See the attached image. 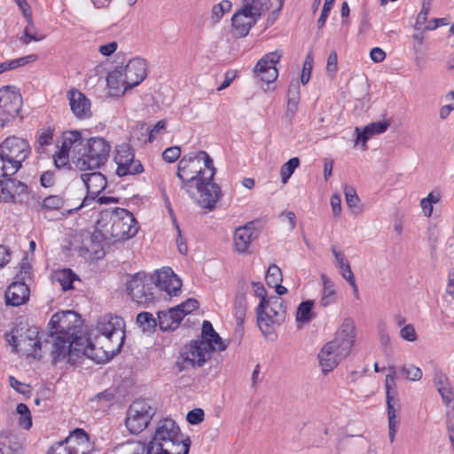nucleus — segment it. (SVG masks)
<instances>
[{
  "instance_id": "6ab92c4d",
  "label": "nucleus",
  "mask_w": 454,
  "mask_h": 454,
  "mask_svg": "<svg viewBox=\"0 0 454 454\" xmlns=\"http://www.w3.org/2000/svg\"><path fill=\"white\" fill-rule=\"evenodd\" d=\"M81 178L87 188L88 195L83 199L79 207L70 209V213L88 205L90 201L94 200L95 198L106 187V179L100 172L93 171L90 173H85L81 176Z\"/></svg>"
},
{
  "instance_id": "72a5a7b5",
  "label": "nucleus",
  "mask_w": 454,
  "mask_h": 454,
  "mask_svg": "<svg viewBox=\"0 0 454 454\" xmlns=\"http://www.w3.org/2000/svg\"><path fill=\"white\" fill-rule=\"evenodd\" d=\"M45 38V35L37 31L33 20L28 17L27 25L25 27L23 35L19 38L23 45H28L31 42H40Z\"/></svg>"
},
{
  "instance_id": "4c0bfd02",
  "label": "nucleus",
  "mask_w": 454,
  "mask_h": 454,
  "mask_svg": "<svg viewBox=\"0 0 454 454\" xmlns=\"http://www.w3.org/2000/svg\"><path fill=\"white\" fill-rule=\"evenodd\" d=\"M242 7L247 12L254 13L261 18L269 10L270 0H241Z\"/></svg>"
},
{
  "instance_id": "49530a36",
  "label": "nucleus",
  "mask_w": 454,
  "mask_h": 454,
  "mask_svg": "<svg viewBox=\"0 0 454 454\" xmlns=\"http://www.w3.org/2000/svg\"><path fill=\"white\" fill-rule=\"evenodd\" d=\"M57 281L60 284L63 290L67 291L73 288L74 276L71 270H63L57 274Z\"/></svg>"
},
{
  "instance_id": "f704fd0d",
  "label": "nucleus",
  "mask_w": 454,
  "mask_h": 454,
  "mask_svg": "<svg viewBox=\"0 0 454 454\" xmlns=\"http://www.w3.org/2000/svg\"><path fill=\"white\" fill-rule=\"evenodd\" d=\"M331 250L335 258L336 266L340 270L342 278L347 281L350 278L352 279V278H354V274L351 270L348 262L345 258L344 254L338 250L335 246H333Z\"/></svg>"
},
{
  "instance_id": "c03bdc74",
  "label": "nucleus",
  "mask_w": 454,
  "mask_h": 454,
  "mask_svg": "<svg viewBox=\"0 0 454 454\" xmlns=\"http://www.w3.org/2000/svg\"><path fill=\"white\" fill-rule=\"evenodd\" d=\"M137 323L143 328L144 332H151L156 326V320L153 314L141 312L137 317Z\"/></svg>"
},
{
  "instance_id": "5fc2aeb1",
  "label": "nucleus",
  "mask_w": 454,
  "mask_h": 454,
  "mask_svg": "<svg viewBox=\"0 0 454 454\" xmlns=\"http://www.w3.org/2000/svg\"><path fill=\"white\" fill-rule=\"evenodd\" d=\"M38 59V56L36 54H30V55H27V56H24V57H20V58H18V59H11L10 60V63H11V67L12 69H16L20 67H23V66H26L29 63H32V62H35Z\"/></svg>"
},
{
  "instance_id": "0eeeda50",
  "label": "nucleus",
  "mask_w": 454,
  "mask_h": 454,
  "mask_svg": "<svg viewBox=\"0 0 454 454\" xmlns=\"http://www.w3.org/2000/svg\"><path fill=\"white\" fill-rule=\"evenodd\" d=\"M191 440L184 436L173 419L159 422L146 450L148 454H189Z\"/></svg>"
},
{
  "instance_id": "bb28decb",
  "label": "nucleus",
  "mask_w": 454,
  "mask_h": 454,
  "mask_svg": "<svg viewBox=\"0 0 454 454\" xmlns=\"http://www.w3.org/2000/svg\"><path fill=\"white\" fill-rule=\"evenodd\" d=\"M254 231V228L252 223L235 230L233 241L234 248L238 253H245L247 250L253 239Z\"/></svg>"
},
{
  "instance_id": "7c9ffc66",
  "label": "nucleus",
  "mask_w": 454,
  "mask_h": 454,
  "mask_svg": "<svg viewBox=\"0 0 454 454\" xmlns=\"http://www.w3.org/2000/svg\"><path fill=\"white\" fill-rule=\"evenodd\" d=\"M287 106L286 116L291 121L297 109L300 102V84L297 80H293L287 90Z\"/></svg>"
},
{
  "instance_id": "6e6552de",
  "label": "nucleus",
  "mask_w": 454,
  "mask_h": 454,
  "mask_svg": "<svg viewBox=\"0 0 454 454\" xmlns=\"http://www.w3.org/2000/svg\"><path fill=\"white\" fill-rule=\"evenodd\" d=\"M257 324L262 334L268 336L276 326L280 325L286 317L284 301L278 296H270L267 301L259 302L256 308Z\"/></svg>"
},
{
  "instance_id": "603ef678",
  "label": "nucleus",
  "mask_w": 454,
  "mask_h": 454,
  "mask_svg": "<svg viewBox=\"0 0 454 454\" xmlns=\"http://www.w3.org/2000/svg\"><path fill=\"white\" fill-rule=\"evenodd\" d=\"M344 194H345L347 205L350 208L356 207V206L359 202V198L356 192V190L351 186L346 185L344 188Z\"/></svg>"
},
{
  "instance_id": "052dcab7",
  "label": "nucleus",
  "mask_w": 454,
  "mask_h": 454,
  "mask_svg": "<svg viewBox=\"0 0 454 454\" xmlns=\"http://www.w3.org/2000/svg\"><path fill=\"white\" fill-rule=\"evenodd\" d=\"M180 154H181L180 147L172 146V147L167 148L163 152L162 157L168 162H174L180 157Z\"/></svg>"
},
{
  "instance_id": "338daca9",
  "label": "nucleus",
  "mask_w": 454,
  "mask_h": 454,
  "mask_svg": "<svg viewBox=\"0 0 454 454\" xmlns=\"http://www.w3.org/2000/svg\"><path fill=\"white\" fill-rule=\"evenodd\" d=\"M331 207L334 216H339L341 212V198L339 194H333L331 197Z\"/></svg>"
},
{
  "instance_id": "c756f323",
  "label": "nucleus",
  "mask_w": 454,
  "mask_h": 454,
  "mask_svg": "<svg viewBox=\"0 0 454 454\" xmlns=\"http://www.w3.org/2000/svg\"><path fill=\"white\" fill-rule=\"evenodd\" d=\"M125 81L122 67H117L110 72L107 75L106 82L111 94L119 96L129 89V86H128Z\"/></svg>"
},
{
  "instance_id": "4be33fe9",
  "label": "nucleus",
  "mask_w": 454,
  "mask_h": 454,
  "mask_svg": "<svg viewBox=\"0 0 454 454\" xmlns=\"http://www.w3.org/2000/svg\"><path fill=\"white\" fill-rule=\"evenodd\" d=\"M124 79L129 88L140 84L147 75V66L144 59L134 58L122 67Z\"/></svg>"
},
{
  "instance_id": "cd10ccee",
  "label": "nucleus",
  "mask_w": 454,
  "mask_h": 454,
  "mask_svg": "<svg viewBox=\"0 0 454 454\" xmlns=\"http://www.w3.org/2000/svg\"><path fill=\"white\" fill-rule=\"evenodd\" d=\"M183 319V314L178 308H171L167 311L158 312L159 326L162 331L176 329Z\"/></svg>"
},
{
  "instance_id": "aec40b11",
  "label": "nucleus",
  "mask_w": 454,
  "mask_h": 454,
  "mask_svg": "<svg viewBox=\"0 0 454 454\" xmlns=\"http://www.w3.org/2000/svg\"><path fill=\"white\" fill-rule=\"evenodd\" d=\"M153 282L155 288L165 291L169 296H176L182 286L181 279L170 268L157 270Z\"/></svg>"
},
{
  "instance_id": "de8ad7c7",
  "label": "nucleus",
  "mask_w": 454,
  "mask_h": 454,
  "mask_svg": "<svg viewBox=\"0 0 454 454\" xmlns=\"http://www.w3.org/2000/svg\"><path fill=\"white\" fill-rule=\"evenodd\" d=\"M64 205V200L59 195L46 197L42 202V208L45 210H59Z\"/></svg>"
},
{
  "instance_id": "473e14b6",
  "label": "nucleus",
  "mask_w": 454,
  "mask_h": 454,
  "mask_svg": "<svg viewBox=\"0 0 454 454\" xmlns=\"http://www.w3.org/2000/svg\"><path fill=\"white\" fill-rule=\"evenodd\" d=\"M323 282L322 297L320 299V305L322 307H327L336 301V293L333 283L325 275L321 276Z\"/></svg>"
},
{
  "instance_id": "393cba45",
  "label": "nucleus",
  "mask_w": 454,
  "mask_h": 454,
  "mask_svg": "<svg viewBox=\"0 0 454 454\" xmlns=\"http://www.w3.org/2000/svg\"><path fill=\"white\" fill-rule=\"evenodd\" d=\"M29 297V288L23 282L11 284L5 292L6 303L12 306L24 304Z\"/></svg>"
},
{
  "instance_id": "4d7b16f0",
  "label": "nucleus",
  "mask_w": 454,
  "mask_h": 454,
  "mask_svg": "<svg viewBox=\"0 0 454 454\" xmlns=\"http://www.w3.org/2000/svg\"><path fill=\"white\" fill-rule=\"evenodd\" d=\"M334 2H335V0H325V1L320 17L317 20L318 28H322L325 26L327 17L333 6Z\"/></svg>"
},
{
  "instance_id": "2f4dec72",
  "label": "nucleus",
  "mask_w": 454,
  "mask_h": 454,
  "mask_svg": "<svg viewBox=\"0 0 454 454\" xmlns=\"http://www.w3.org/2000/svg\"><path fill=\"white\" fill-rule=\"evenodd\" d=\"M434 382L443 402L447 404L450 403L452 401L453 396L450 385L449 383V379L446 374L442 372H435Z\"/></svg>"
},
{
  "instance_id": "39448f33",
  "label": "nucleus",
  "mask_w": 454,
  "mask_h": 454,
  "mask_svg": "<svg viewBox=\"0 0 454 454\" xmlns=\"http://www.w3.org/2000/svg\"><path fill=\"white\" fill-rule=\"evenodd\" d=\"M355 341V322L347 317L335 333L334 339L326 342L318 352V364L325 375L333 371L350 354Z\"/></svg>"
},
{
  "instance_id": "412c9836",
  "label": "nucleus",
  "mask_w": 454,
  "mask_h": 454,
  "mask_svg": "<svg viewBox=\"0 0 454 454\" xmlns=\"http://www.w3.org/2000/svg\"><path fill=\"white\" fill-rule=\"evenodd\" d=\"M8 342L13 347L15 352L23 351L34 357H41L42 356L38 351L42 349L51 351V344H48L45 348V340L43 341H34L27 339L23 334L17 335L12 333L11 338L8 339Z\"/></svg>"
},
{
  "instance_id": "37998d69",
  "label": "nucleus",
  "mask_w": 454,
  "mask_h": 454,
  "mask_svg": "<svg viewBox=\"0 0 454 454\" xmlns=\"http://www.w3.org/2000/svg\"><path fill=\"white\" fill-rule=\"evenodd\" d=\"M16 411L20 415L19 424L23 428L29 429L32 427V418L28 407L25 403H19Z\"/></svg>"
},
{
  "instance_id": "7ed1b4c3",
  "label": "nucleus",
  "mask_w": 454,
  "mask_h": 454,
  "mask_svg": "<svg viewBox=\"0 0 454 454\" xmlns=\"http://www.w3.org/2000/svg\"><path fill=\"white\" fill-rule=\"evenodd\" d=\"M66 147H73V164L81 170H94L103 166L110 153L111 145L101 137L82 139L79 131H67Z\"/></svg>"
},
{
  "instance_id": "3c124183",
  "label": "nucleus",
  "mask_w": 454,
  "mask_h": 454,
  "mask_svg": "<svg viewBox=\"0 0 454 454\" xmlns=\"http://www.w3.org/2000/svg\"><path fill=\"white\" fill-rule=\"evenodd\" d=\"M0 454H15L11 435L6 431L0 433Z\"/></svg>"
},
{
  "instance_id": "8fccbe9b",
  "label": "nucleus",
  "mask_w": 454,
  "mask_h": 454,
  "mask_svg": "<svg viewBox=\"0 0 454 454\" xmlns=\"http://www.w3.org/2000/svg\"><path fill=\"white\" fill-rule=\"evenodd\" d=\"M313 63H314V60H313L312 54L309 53L306 56L305 60L303 62V67H302V72H301V82L304 85L307 84L310 79L311 72H312V68H313Z\"/></svg>"
},
{
  "instance_id": "bf43d9fd",
  "label": "nucleus",
  "mask_w": 454,
  "mask_h": 454,
  "mask_svg": "<svg viewBox=\"0 0 454 454\" xmlns=\"http://www.w3.org/2000/svg\"><path fill=\"white\" fill-rule=\"evenodd\" d=\"M385 387L387 396L395 395V392L394 389L395 388V373L393 369H391V372L386 376Z\"/></svg>"
},
{
  "instance_id": "9b49d317",
  "label": "nucleus",
  "mask_w": 454,
  "mask_h": 454,
  "mask_svg": "<svg viewBox=\"0 0 454 454\" xmlns=\"http://www.w3.org/2000/svg\"><path fill=\"white\" fill-rule=\"evenodd\" d=\"M93 450L94 445L88 434L83 429L77 428L64 442L54 444L48 454H90Z\"/></svg>"
},
{
  "instance_id": "e433bc0d",
  "label": "nucleus",
  "mask_w": 454,
  "mask_h": 454,
  "mask_svg": "<svg viewBox=\"0 0 454 454\" xmlns=\"http://www.w3.org/2000/svg\"><path fill=\"white\" fill-rule=\"evenodd\" d=\"M67 132L63 134V142L60 150L54 155V164L59 168L68 164L69 160L73 162V147H66Z\"/></svg>"
},
{
  "instance_id": "a211bd4d",
  "label": "nucleus",
  "mask_w": 454,
  "mask_h": 454,
  "mask_svg": "<svg viewBox=\"0 0 454 454\" xmlns=\"http://www.w3.org/2000/svg\"><path fill=\"white\" fill-rule=\"evenodd\" d=\"M194 193H188L190 197L204 208L213 209L220 198V187L209 182H202L200 185H195Z\"/></svg>"
},
{
  "instance_id": "69168bd1",
  "label": "nucleus",
  "mask_w": 454,
  "mask_h": 454,
  "mask_svg": "<svg viewBox=\"0 0 454 454\" xmlns=\"http://www.w3.org/2000/svg\"><path fill=\"white\" fill-rule=\"evenodd\" d=\"M118 48V43L116 42H110L106 44H102L98 47V51L103 56L108 57L111 56Z\"/></svg>"
},
{
  "instance_id": "e2e57ef3",
  "label": "nucleus",
  "mask_w": 454,
  "mask_h": 454,
  "mask_svg": "<svg viewBox=\"0 0 454 454\" xmlns=\"http://www.w3.org/2000/svg\"><path fill=\"white\" fill-rule=\"evenodd\" d=\"M186 419L192 425L199 424L204 419V411L201 409H193L187 413Z\"/></svg>"
},
{
  "instance_id": "a19ab883",
  "label": "nucleus",
  "mask_w": 454,
  "mask_h": 454,
  "mask_svg": "<svg viewBox=\"0 0 454 454\" xmlns=\"http://www.w3.org/2000/svg\"><path fill=\"white\" fill-rule=\"evenodd\" d=\"M232 4L229 0H223L212 7L210 20L213 23H217L226 12L231 10Z\"/></svg>"
},
{
  "instance_id": "864d4df0",
  "label": "nucleus",
  "mask_w": 454,
  "mask_h": 454,
  "mask_svg": "<svg viewBox=\"0 0 454 454\" xmlns=\"http://www.w3.org/2000/svg\"><path fill=\"white\" fill-rule=\"evenodd\" d=\"M198 307V301L192 298L187 299L185 301L176 306V308H178L179 311L182 312L183 317L195 310Z\"/></svg>"
},
{
  "instance_id": "423d86ee",
  "label": "nucleus",
  "mask_w": 454,
  "mask_h": 454,
  "mask_svg": "<svg viewBox=\"0 0 454 454\" xmlns=\"http://www.w3.org/2000/svg\"><path fill=\"white\" fill-rule=\"evenodd\" d=\"M215 174L213 160L205 151L190 153L178 162L176 176L181 188L187 193H194L195 185L212 181Z\"/></svg>"
},
{
  "instance_id": "f8f14e48",
  "label": "nucleus",
  "mask_w": 454,
  "mask_h": 454,
  "mask_svg": "<svg viewBox=\"0 0 454 454\" xmlns=\"http://www.w3.org/2000/svg\"><path fill=\"white\" fill-rule=\"evenodd\" d=\"M153 278L145 272H137L127 282V290L131 299L138 304H148L155 299Z\"/></svg>"
},
{
  "instance_id": "2eb2a0df",
  "label": "nucleus",
  "mask_w": 454,
  "mask_h": 454,
  "mask_svg": "<svg viewBox=\"0 0 454 454\" xmlns=\"http://www.w3.org/2000/svg\"><path fill=\"white\" fill-rule=\"evenodd\" d=\"M28 194V188L24 183L16 179L0 178V201L5 203H21Z\"/></svg>"
},
{
  "instance_id": "dca6fc26",
  "label": "nucleus",
  "mask_w": 454,
  "mask_h": 454,
  "mask_svg": "<svg viewBox=\"0 0 454 454\" xmlns=\"http://www.w3.org/2000/svg\"><path fill=\"white\" fill-rule=\"evenodd\" d=\"M281 56V52L279 51H272L265 54L255 65L254 69V75L266 83L276 81L278 76L276 65L279 62Z\"/></svg>"
},
{
  "instance_id": "9d476101",
  "label": "nucleus",
  "mask_w": 454,
  "mask_h": 454,
  "mask_svg": "<svg viewBox=\"0 0 454 454\" xmlns=\"http://www.w3.org/2000/svg\"><path fill=\"white\" fill-rule=\"evenodd\" d=\"M30 153L28 143L17 137H7L0 145V157L4 161L5 169L14 175Z\"/></svg>"
},
{
  "instance_id": "680f3d73",
  "label": "nucleus",
  "mask_w": 454,
  "mask_h": 454,
  "mask_svg": "<svg viewBox=\"0 0 454 454\" xmlns=\"http://www.w3.org/2000/svg\"><path fill=\"white\" fill-rule=\"evenodd\" d=\"M338 69V56L335 51H333L328 58H327V63H326V72L333 75L337 72Z\"/></svg>"
},
{
  "instance_id": "ea45409f",
  "label": "nucleus",
  "mask_w": 454,
  "mask_h": 454,
  "mask_svg": "<svg viewBox=\"0 0 454 454\" xmlns=\"http://www.w3.org/2000/svg\"><path fill=\"white\" fill-rule=\"evenodd\" d=\"M314 306L313 301H302L296 312V320L300 323H309L313 318L312 308Z\"/></svg>"
},
{
  "instance_id": "5701e85b",
  "label": "nucleus",
  "mask_w": 454,
  "mask_h": 454,
  "mask_svg": "<svg viewBox=\"0 0 454 454\" xmlns=\"http://www.w3.org/2000/svg\"><path fill=\"white\" fill-rule=\"evenodd\" d=\"M72 113L79 119H86L91 115L90 101L80 90L71 89L67 93Z\"/></svg>"
},
{
  "instance_id": "20e7f679",
  "label": "nucleus",
  "mask_w": 454,
  "mask_h": 454,
  "mask_svg": "<svg viewBox=\"0 0 454 454\" xmlns=\"http://www.w3.org/2000/svg\"><path fill=\"white\" fill-rule=\"evenodd\" d=\"M138 231L133 215L124 208L101 214L93 233L95 239L106 244H114L133 238Z\"/></svg>"
},
{
  "instance_id": "4468645a",
  "label": "nucleus",
  "mask_w": 454,
  "mask_h": 454,
  "mask_svg": "<svg viewBox=\"0 0 454 454\" xmlns=\"http://www.w3.org/2000/svg\"><path fill=\"white\" fill-rule=\"evenodd\" d=\"M114 161L117 164L116 174L119 176L140 174L144 171L143 165L140 160L135 159L134 152L127 143L117 146Z\"/></svg>"
},
{
  "instance_id": "58836bf2",
  "label": "nucleus",
  "mask_w": 454,
  "mask_h": 454,
  "mask_svg": "<svg viewBox=\"0 0 454 454\" xmlns=\"http://www.w3.org/2000/svg\"><path fill=\"white\" fill-rule=\"evenodd\" d=\"M233 309L238 325H242L247 310V299L245 294H239L235 297Z\"/></svg>"
},
{
  "instance_id": "a878e982",
  "label": "nucleus",
  "mask_w": 454,
  "mask_h": 454,
  "mask_svg": "<svg viewBox=\"0 0 454 454\" xmlns=\"http://www.w3.org/2000/svg\"><path fill=\"white\" fill-rule=\"evenodd\" d=\"M389 126L387 121L372 122L365 126L363 129L358 127L355 129L356 133V144L362 142L363 150H366V142L374 135L384 133Z\"/></svg>"
},
{
  "instance_id": "c85d7f7f",
  "label": "nucleus",
  "mask_w": 454,
  "mask_h": 454,
  "mask_svg": "<svg viewBox=\"0 0 454 454\" xmlns=\"http://www.w3.org/2000/svg\"><path fill=\"white\" fill-rule=\"evenodd\" d=\"M199 340L209 343L217 351H223L227 348L225 341L222 340L208 321L203 322L201 336Z\"/></svg>"
},
{
  "instance_id": "c9c22d12",
  "label": "nucleus",
  "mask_w": 454,
  "mask_h": 454,
  "mask_svg": "<svg viewBox=\"0 0 454 454\" xmlns=\"http://www.w3.org/2000/svg\"><path fill=\"white\" fill-rule=\"evenodd\" d=\"M394 396H387V419H388V437L391 442L395 441L396 429L399 421L396 418V411L392 403Z\"/></svg>"
},
{
  "instance_id": "774afa93",
  "label": "nucleus",
  "mask_w": 454,
  "mask_h": 454,
  "mask_svg": "<svg viewBox=\"0 0 454 454\" xmlns=\"http://www.w3.org/2000/svg\"><path fill=\"white\" fill-rule=\"evenodd\" d=\"M128 446L132 451V454H148L146 450V445L140 442H129Z\"/></svg>"
},
{
  "instance_id": "1a4fd4ad",
  "label": "nucleus",
  "mask_w": 454,
  "mask_h": 454,
  "mask_svg": "<svg viewBox=\"0 0 454 454\" xmlns=\"http://www.w3.org/2000/svg\"><path fill=\"white\" fill-rule=\"evenodd\" d=\"M207 342H202L199 340H192L186 344L180 352L176 362V366L179 372L190 368L200 367L208 361L213 353L216 352Z\"/></svg>"
},
{
  "instance_id": "f03ea898",
  "label": "nucleus",
  "mask_w": 454,
  "mask_h": 454,
  "mask_svg": "<svg viewBox=\"0 0 454 454\" xmlns=\"http://www.w3.org/2000/svg\"><path fill=\"white\" fill-rule=\"evenodd\" d=\"M50 334L45 339V347L51 344V354L56 364L65 358L74 364L82 356H72L71 349L78 338H86L82 330L80 316L72 310L55 313L49 323Z\"/></svg>"
},
{
  "instance_id": "79ce46f5",
  "label": "nucleus",
  "mask_w": 454,
  "mask_h": 454,
  "mask_svg": "<svg viewBox=\"0 0 454 454\" xmlns=\"http://www.w3.org/2000/svg\"><path fill=\"white\" fill-rule=\"evenodd\" d=\"M300 160L297 157L290 159L280 169L281 182L286 184L294 170L299 167Z\"/></svg>"
},
{
  "instance_id": "b1692460",
  "label": "nucleus",
  "mask_w": 454,
  "mask_h": 454,
  "mask_svg": "<svg viewBox=\"0 0 454 454\" xmlns=\"http://www.w3.org/2000/svg\"><path fill=\"white\" fill-rule=\"evenodd\" d=\"M261 18L257 17L254 13L247 12V11L240 8L238 10L231 18V25L235 34L240 37H244L248 35L252 27Z\"/></svg>"
},
{
  "instance_id": "0e129e2a",
  "label": "nucleus",
  "mask_w": 454,
  "mask_h": 454,
  "mask_svg": "<svg viewBox=\"0 0 454 454\" xmlns=\"http://www.w3.org/2000/svg\"><path fill=\"white\" fill-rule=\"evenodd\" d=\"M431 1L432 0H424L423 1L422 8L416 19V24L422 25L427 20V18L428 12H429V9H430Z\"/></svg>"
},
{
  "instance_id": "ddd939ff",
  "label": "nucleus",
  "mask_w": 454,
  "mask_h": 454,
  "mask_svg": "<svg viewBox=\"0 0 454 454\" xmlns=\"http://www.w3.org/2000/svg\"><path fill=\"white\" fill-rule=\"evenodd\" d=\"M154 410L147 401L137 400L129 406L126 427L131 434L142 432L149 424Z\"/></svg>"
},
{
  "instance_id": "a18cd8bd",
  "label": "nucleus",
  "mask_w": 454,
  "mask_h": 454,
  "mask_svg": "<svg viewBox=\"0 0 454 454\" xmlns=\"http://www.w3.org/2000/svg\"><path fill=\"white\" fill-rule=\"evenodd\" d=\"M266 283L269 286H277L281 283L283 280L282 271L278 266L276 264H271L269 266L267 273H266Z\"/></svg>"
},
{
  "instance_id": "f3484780",
  "label": "nucleus",
  "mask_w": 454,
  "mask_h": 454,
  "mask_svg": "<svg viewBox=\"0 0 454 454\" xmlns=\"http://www.w3.org/2000/svg\"><path fill=\"white\" fill-rule=\"evenodd\" d=\"M22 106V98L15 86H4L0 89V114L11 117L19 115Z\"/></svg>"
},
{
  "instance_id": "f257e3e1",
  "label": "nucleus",
  "mask_w": 454,
  "mask_h": 454,
  "mask_svg": "<svg viewBox=\"0 0 454 454\" xmlns=\"http://www.w3.org/2000/svg\"><path fill=\"white\" fill-rule=\"evenodd\" d=\"M125 323L117 316L105 315L101 317L91 333V338H78L74 342L72 356H83L98 364L108 361L121 350L123 345Z\"/></svg>"
},
{
  "instance_id": "13d9d810",
  "label": "nucleus",
  "mask_w": 454,
  "mask_h": 454,
  "mask_svg": "<svg viewBox=\"0 0 454 454\" xmlns=\"http://www.w3.org/2000/svg\"><path fill=\"white\" fill-rule=\"evenodd\" d=\"M9 384L18 393L22 395H27L30 393V387L23 382H20L13 376L9 377Z\"/></svg>"
},
{
  "instance_id": "6e6d98bb",
  "label": "nucleus",
  "mask_w": 454,
  "mask_h": 454,
  "mask_svg": "<svg viewBox=\"0 0 454 454\" xmlns=\"http://www.w3.org/2000/svg\"><path fill=\"white\" fill-rule=\"evenodd\" d=\"M399 335L406 341H415L417 340V333L411 324L403 326L400 330Z\"/></svg>"
},
{
  "instance_id": "09e8293b",
  "label": "nucleus",
  "mask_w": 454,
  "mask_h": 454,
  "mask_svg": "<svg viewBox=\"0 0 454 454\" xmlns=\"http://www.w3.org/2000/svg\"><path fill=\"white\" fill-rule=\"evenodd\" d=\"M400 372L407 380L411 381L419 380L423 375V372L419 367L411 364L401 367Z\"/></svg>"
}]
</instances>
